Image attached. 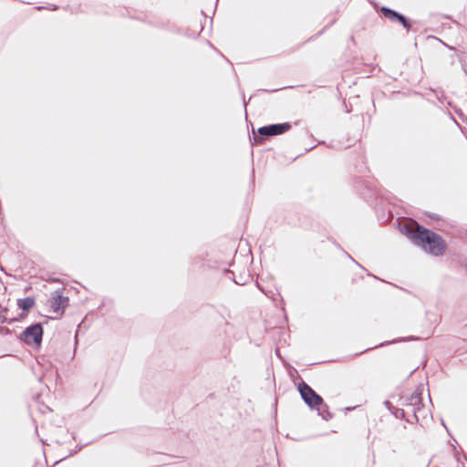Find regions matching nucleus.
I'll return each instance as SVG.
<instances>
[{
    "mask_svg": "<svg viewBox=\"0 0 467 467\" xmlns=\"http://www.w3.org/2000/svg\"><path fill=\"white\" fill-rule=\"evenodd\" d=\"M404 231L414 244L420 246L431 255L441 256L444 254L447 244L439 234L418 223L413 228L405 225Z\"/></svg>",
    "mask_w": 467,
    "mask_h": 467,
    "instance_id": "f257e3e1",
    "label": "nucleus"
},
{
    "mask_svg": "<svg viewBox=\"0 0 467 467\" xmlns=\"http://www.w3.org/2000/svg\"><path fill=\"white\" fill-rule=\"evenodd\" d=\"M422 394L423 385H420L410 396L400 398V405L411 410L417 422L420 419H426L431 414L430 410L426 409L422 403Z\"/></svg>",
    "mask_w": 467,
    "mask_h": 467,
    "instance_id": "f03ea898",
    "label": "nucleus"
},
{
    "mask_svg": "<svg viewBox=\"0 0 467 467\" xmlns=\"http://www.w3.org/2000/svg\"><path fill=\"white\" fill-rule=\"evenodd\" d=\"M44 330L40 323H34L27 327L19 336L18 339L26 345H35L39 348L42 344Z\"/></svg>",
    "mask_w": 467,
    "mask_h": 467,
    "instance_id": "7ed1b4c3",
    "label": "nucleus"
},
{
    "mask_svg": "<svg viewBox=\"0 0 467 467\" xmlns=\"http://www.w3.org/2000/svg\"><path fill=\"white\" fill-rule=\"evenodd\" d=\"M297 389L302 400L311 410H314L318 404L322 403L323 398L305 381H301Z\"/></svg>",
    "mask_w": 467,
    "mask_h": 467,
    "instance_id": "20e7f679",
    "label": "nucleus"
},
{
    "mask_svg": "<svg viewBox=\"0 0 467 467\" xmlns=\"http://www.w3.org/2000/svg\"><path fill=\"white\" fill-rule=\"evenodd\" d=\"M289 122L275 123L265 125L258 128L257 134L260 137L259 140H263L276 135H281L287 132L291 129Z\"/></svg>",
    "mask_w": 467,
    "mask_h": 467,
    "instance_id": "39448f33",
    "label": "nucleus"
},
{
    "mask_svg": "<svg viewBox=\"0 0 467 467\" xmlns=\"http://www.w3.org/2000/svg\"><path fill=\"white\" fill-rule=\"evenodd\" d=\"M380 11L384 17L388 18L389 20H390L392 22L400 23L407 30L410 29V27H411L410 21L409 20V18H407L402 14H400L389 7H387V6L381 7Z\"/></svg>",
    "mask_w": 467,
    "mask_h": 467,
    "instance_id": "423d86ee",
    "label": "nucleus"
},
{
    "mask_svg": "<svg viewBox=\"0 0 467 467\" xmlns=\"http://www.w3.org/2000/svg\"><path fill=\"white\" fill-rule=\"evenodd\" d=\"M68 297L64 296L59 290H57L51 297L50 307L53 312L60 313V315H62L68 306Z\"/></svg>",
    "mask_w": 467,
    "mask_h": 467,
    "instance_id": "0eeeda50",
    "label": "nucleus"
},
{
    "mask_svg": "<svg viewBox=\"0 0 467 467\" xmlns=\"http://www.w3.org/2000/svg\"><path fill=\"white\" fill-rule=\"evenodd\" d=\"M35 298L31 296L17 299V306L24 312H28L35 306Z\"/></svg>",
    "mask_w": 467,
    "mask_h": 467,
    "instance_id": "6e6552de",
    "label": "nucleus"
},
{
    "mask_svg": "<svg viewBox=\"0 0 467 467\" xmlns=\"http://www.w3.org/2000/svg\"><path fill=\"white\" fill-rule=\"evenodd\" d=\"M314 410H317L318 415L327 421L333 417V414L329 411L328 406L324 402V400H322V403L318 404Z\"/></svg>",
    "mask_w": 467,
    "mask_h": 467,
    "instance_id": "1a4fd4ad",
    "label": "nucleus"
},
{
    "mask_svg": "<svg viewBox=\"0 0 467 467\" xmlns=\"http://www.w3.org/2000/svg\"><path fill=\"white\" fill-rule=\"evenodd\" d=\"M224 272L227 275H229V278H231L236 285H245L247 283V280L250 278L249 275H241L239 279H235L234 274L233 271H231L229 269H225Z\"/></svg>",
    "mask_w": 467,
    "mask_h": 467,
    "instance_id": "9d476101",
    "label": "nucleus"
},
{
    "mask_svg": "<svg viewBox=\"0 0 467 467\" xmlns=\"http://www.w3.org/2000/svg\"><path fill=\"white\" fill-rule=\"evenodd\" d=\"M420 339L419 337H398L392 341H387V342H383L381 344H379V347H383L385 345H389V344H391V343H398V342H402V341H407V340H418Z\"/></svg>",
    "mask_w": 467,
    "mask_h": 467,
    "instance_id": "9b49d317",
    "label": "nucleus"
},
{
    "mask_svg": "<svg viewBox=\"0 0 467 467\" xmlns=\"http://www.w3.org/2000/svg\"><path fill=\"white\" fill-rule=\"evenodd\" d=\"M391 413L394 414V416L396 418L403 419L405 417V410H404V409H400V408L394 407L392 411H391Z\"/></svg>",
    "mask_w": 467,
    "mask_h": 467,
    "instance_id": "f8f14e48",
    "label": "nucleus"
},
{
    "mask_svg": "<svg viewBox=\"0 0 467 467\" xmlns=\"http://www.w3.org/2000/svg\"><path fill=\"white\" fill-rule=\"evenodd\" d=\"M15 321H16V319H15V318L7 319V317L0 312V323H8V324H12V323H13V322H15Z\"/></svg>",
    "mask_w": 467,
    "mask_h": 467,
    "instance_id": "ddd939ff",
    "label": "nucleus"
},
{
    "mask_svg": "<svg viewBox=\"0 0 467 467\" xmlns=\"http://www.w3.org/2000/svg\"><path fill=\"white\" fill-rule=\"evenodd\" d=\"M58 8L57 5H49V6H38L36 7L37 10H41V9H48V10H57Z\"/></svg>",
    "mask_w": 467,
    "mask_h": 467,
    "instance_id": "4468645a",
    "label": "nucleus"
},
{
    "mask_svg": "<svg viewBox=\"0 0 467 467\" xmlns=\"http://www.w3.org/2000/svg\"><path fill=\"white\" fill-rule=\"evenodd\" d=\"M0 333L4 335H10L11 330L8 327H0Z\"/></svg>",
    "mask_w": 467,
    "mask_h": 467,
    "instance_id": "2eb2a0df",
    "label": "nucleus"
},
{
    "mask_svg": "<svg viewBox=\"0 0 467 467\" xmlns=\"http://www.w3.org/2000/svg\"><path fill=\"white\" fill-rule=\"evenodd\" d=\"M384 404H385V406L389 410V411L391 412V411H392V410H393V408H394V406L391 404V402H390V401H389V400H386V401L384 402Z\"/></svg>",
    "mask_w": 467,
    "mask_h": 467,
    "instance_id": "dca6fc26",
    "label": "nucleus"
},
{
    "mask_svg": "<svg viewBox=\"0 0 467 467\" xmlns=\"http://www.w3.org/2000/svg\"><path fill=\"white\" fill-rule=\"evenodd\" d=\"M441 96L437 95V98H438V99H439L440 101H442V99H445V96H444V94H443V92H442V91L441 92Z\"/></svg>",
    "mask_w": 467,
    "mask_h": 467,
    "instance_id": "f3484780",
    "label": "nucleus"
},
{
    "mask_svg": "<svg viewBox=\"0 0 467 467\" xmlns=\"http://www.w3.org/2000/svg\"><path fill=\"white\" fill-rule=\"evenodd\" d=\"M244 108H246V101H245L244 98Z\"/></svg>",
    "mask_w": 467,
    "mask_h": 467,
    "instance_id": "a211bd4d",
    "label": "nucleus"
},
{
    "mask_svg": "<svg viewBox=\"0 0 467 467\" xmlns=\"http://www.w3.org/2000/svg\"><path fill=\"white\" fill-rule=\"evenodd\" d=\"M276 89H274L273 91H275ZM265 91L266 92H271L272 90H269V89H265Z\"/></svg>",
    "mask_w": 467,
    "mask_h": 467,
    "instance_id": "6ab92c4d",
    "label": "nucleus"
},
{
    "mask_svg": "<svg viewBox=\"0 0 467 467\" xmlns=\"http://www.w3.org/2000/svg\"><path fill=\"white\" fill-rule=\"evenodd\" d=\"M254 139L255 140H258V138H257L255 135H254Z\"/></svg>",
    "mask_w": 467,
    "mask_h": 467,
    "instance_id": "aec40b11",
    "label": "nucleus"
},
{
    "mask_svg": "<svg viewBox=\"0 0 467 467\" xmlns=\"http://www.w3.org/2000/svg\"><path fill=\"white\" fill-rule=\"evenodd\" d=\"M464 73L467 75V70L466 69H464Z\"/></svg>",
    "mask_w": 467,
    "mask_h": 467,
    "instance_id": "412c9836",
    "label": "nucleus"
}]
</instances>
